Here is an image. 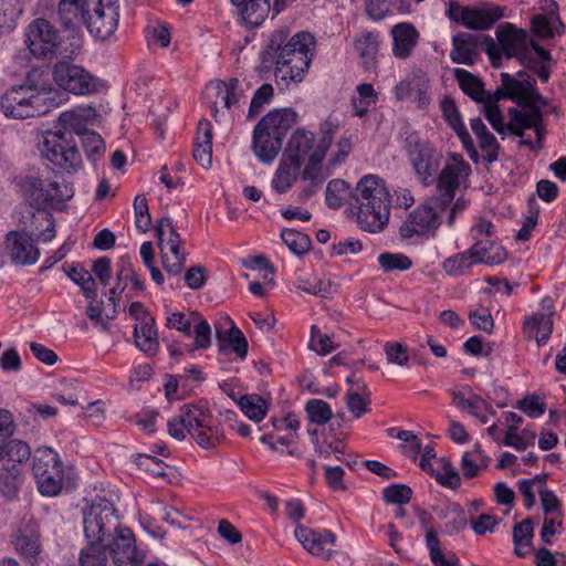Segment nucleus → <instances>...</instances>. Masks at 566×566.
I'll return each mask as SVG.
<instances>
[{"label": "nucleus", "instance_id": "55", "mask_svg": "<svg viewBox=\"0 0 566 566\" xmlns=\"http://www.w3.org/2000/svg\"><path fill=\"white\" fill-rule=\"evenodd\" d=\"M15 549L27 559H34L40 551L39 538L33 533L21 532L14 541Z\"/></svg>", "mask_w": 566, "mask_h": 566}, {"label": "nucleus", "instance_id": "64", "mask_svg": "<svg viewBox=\"0 0 566 566\" xmlns=\"http://www.w3.org/2000/svg\"><path fill=\"white\" fill-rule=\"evenodd\" d=\"M387 361L400 367H403L409 361L408 349L405 345L398 342H388L384 346Z\"/></svg>", "mask_w": 566, "mask_h": 566}, {"label": "nucleus", "instance_id": "58", "mask_svg": "<svg viewBox=\"0 0 566 566\" xmlns=\"http://www.w3.org/2000/svg\"><path fill=\"white\" fill-rule=\"evenodd\" d=\"M412 497V490L406 484H391L384 489L382 499L389 504H407Z\"/></svg>", "mask_w": 566, "mask_h": 566}, {"label": "nucleus", "instance_id": "57", "mask_svg": "<svg viewBox=\"0 0 566 566\" xmlns=\"http://www.w3.org/2000/svg\"><path fill=\"white\" fill-rule=\"evenodd\" d=\"M78 560L81 566H107V557L101 544L88 543L82 549Z\"/></svg>", "mask_w": 566, "mask_h": 566}, {"label": "nucleus", "instance_id": "9", "mask_svg": "<svg viewBox=\"0 0 566 566\" xmlns=\"http://www.w3.org/2000/svg\"><path fill=\"white\" fill-rule=\"evenodd\" d=\"M84 534L88 543L101 544L120 527L113 504L101 499L92 503L84 512Z\"/></svg>", "mask_w": 566, "mask_h": 566}, {"label": "nucleus", "instance_id": "1", "mask_svg": "<svg viewBox=\"0 0 566 566\" xmlns=\"http://www.w3.org/2000/svg\"><path fill=\"white\" fill-rule=\"evenodd\" d=\"M289 35L286 28L274 31L262 53V63L265 66L268 63L275 64V81L282 88L302 82L310 67L315 45V39L308 32H297L290 39Z\"/></svg>", "mask_w": 566, "mask_h": 566}, {"label": "nucleus", "instance_id": "7", "mask_svg": "<svg viewBox=\"0 0 566 566\" xmlns=\"http://www.w3.org/2000/svg\"><path fill=\"white\" fill-rule=\"evenodd\" d=\"M440 197H430L413 209L399 228L403 239L434 233L441 223V213L447 208Z\"/></svg>", "mask_w": 566, "mask_h": 566}, {"label": "nucleus", "instance_id": "54", "mask_svg": "<svg viewBox=\"0 0 566 566\" xmlns=\"http://www.w3.org/2000/svg\"><path fill=\"white\" fill-rule=\"evenodd\" d=\"M378 263L385 272L407 271L412 266L411 259L402 253H381Z\"/></svg>", "mask_w": 566, "mask_h": 566}, {"label": "nucleus", "instance_id": "39", "mask_svg": "<svg viewBox=\"0 0 566 566\" xmlns=\"http://www.w3.org/2000/svg\"><path fill=\"white\" fill-rule=\"evenodd\" d=\"M369 390L363 381H357V389H348L346 394V403L355 418H360L367 412L369 405Z\"/></svg>", "mask_w": 566, "mask_h": 566}, {"label": "nucleus", "instance_id": "15", "mask_svg": "<svg viewBox=\"0 0 566 566\" xmlns=\"http://www.w3.org/2000/svg\"><path fill=\"white\" fill-rule=\"evenodd\" d=\"M52 74L55 84L70 93L85 95L94 90L93 77L80 65L60 61L53 66Z\"/></svg>", "mask_w": 566, "mask_h": 566}, {"label": "nucleus", "instance_id": "41", "mask_svg": "<svg viewBox=\"0 0 566 566\" xmlns=\"http://www.w3.org/2000/svg\"><path fill=\"white\" fill-rule=\"evenodd\" d=\"M533 539V522L525 518L513 527L514 553L518 557H525L527 552L523 551L524 546L531 547Z\"/></svg>", "mask_w": 566, "mask_h": 566}, {"label": "nucleus", "instance_id": "38", "mask_svg": "<svg viewBox=\"0 0 566 566\" xmlns=\"http://www.w3.org/2000/svg\"><path fill=\"white\" fill-rule=\"evenodd\" d=\"M30 455V447L21 440H11L4 447L0 446V461H3V464H17L20 468Z\"/></svg>", "mask_w": 566, "mask_h": 566}, {"label": "nucleus", "instance_id": "32", "mask_svg": "<svg viewBox=\"0 0 566 566\" xmlns=\"http://www.w3.org/2000/svg\"><path fill=\"white\" fill-rule=\"evenodd\" d=\"M468 251L475 264H499L505 258L504 251L490 241H478Z\"/></svg>", "mask_w": 566, "mask_h": 566}, {"label": "nucleus", "instance_id": "2", "mask_svg": "<svg viewBox=\"0 0 566 566\" xmlns=\"http://www.w3.org/2000/svg\"><path fill=\"white\" fill-rule=\"evenodd\" d=\"M349 207L356 210L359 228L370 233L387 227L390 213V195L385 181L377 175H366L353 190Z\"/></svg>", "mask_w": 566, "mask_h": 566}, {"label": "nucleus", "instance_id": "60", "mask_svg": "<svg viewBox=\"0 0 566 566\" xmlns=\"http://www.w3.org/2000/svg\"><path fill=\"white\" fill-rule=\"evenodd\" d=\"M134 211L136 217V228L142 232H147L151 227V217L149 214L148 202L145 196L138 195L135 197Z\"/></svg>", "mask_w": 566, "mask_h": 566}, {"label": "nucleus", "instance_id": "56", "mask_svg": "<svg viewBox=\"0 0 566 566\" xmlns=\"http://www.w3.org/2000/svg\"><path fill=\"white\" fill-rule=\"evenodd\" d=\"M156 234L159 240L160 250L164 251V245L181 243L180 234L175 230L172 220L168 217L161 218L156 227Z\"/></svg>", "mask_w": 566, "mask_h": 566}, {"label": "nucleus", "instance_id": "14", "mask_svg": "<svg viewBox=\"0 0 566 566\" xmlns=\"http://www.w3.org/2000/svg\"><path fill=\"white\" fill-rule=\"evenodd\" d=\"M450 20L471 30H488L503 17V9L492 3L480 8L457 7L448 11Z\"/></svg>", "mask_w": 566, "mask_h": 566}, {"label": "nucleus", "instance_id": "36", "mask_svg": "<svg viewBox=\"0 0 566 566\" xmlns=\"http://www.w3.org/2000/svg\"><path fill=\"white\" fill-rule=\"evenodd\" d=\"M21 469L17 464H2L0 469V492L11 500L21 486Z\"/></svg>", "mask_w": 566, "mask_h": 566}, {"label": "nucleus", "instance_id": "46", "mask_svg": "<svg viewBox=\"0 0 566 566\" xmlns=\"http://www.w3.org/2000/svg\"><path fill=\"white\" fill-rule=\"evenodd\" d=\"M379 48V34L366 32L355 41V50L358 55L366 62H371Z\"/></svg>", "mask_w": 566, "mask_h": 566}, {"label": "nucleus", "instance_id": "16", "mask_svg": "<svg viewBox=\"0 0 566 566\" xmlns=\"http://www.w3.org/2000/svg\"><path fill=\"white\" fill-rule=\"evenodd\" d=\"M555 305L552 297L546 296L542 300L541 311L525 318L523 331L527 338L535 339L537 345H544L553 332V316Z\"/></svg>", "mask_w": 566, "mask_h": 566}, {"label": "nucleus", "instance_id": "27", "mask_svg": "<svg viewBox=\"0 0 566 566\" xmlns=\"http://www.w3.org/2000/svg\"><path fill=\"white\" fill-rule=\"evenodd\" d=\"M192 156L201 167L207 169L211 166L212 126L208 119H201L198 123Z\"/></svg>", "mask_w": 566, "mask_h": 566}, {"label": "nucleus", "instance_id": "25", "mask_svg": "<svg viewBox=\"0 0 566 566\" xmlns=\"http://www.w3.org/2000/svg\"><path fill=\"white\" fill-rule=\"evenodd\" d=\"M431 516L426 511L420 513V522L426 531V546L429 551L430 560L434 566H458L459 559L454 554H443L437 532L427 524Z\"/></svg>", "mask_w": 566, "mask_h": 566}, {"label": "nucleus", "instance_id": "52", "mask_svg": "<svg viewBox=\"0 0 566 566\" xmlns=\"http://www.w3.org/2000/svg\"><path fill=\"white\" fill-rule=\"evenodd\" d=\"M501 87H499L493 94H490L485 91V98L482 101V103L493 105L497 104L501 99L507 98L517 104L516 92L512 87V84H515L513 82V76H511L509 73H501Z\"/></svg>", "mask_w": 566, "mask_h": 566}, {"label": "nucleus", "instance_id": "45", "mask_svg": "<svg viewBox=\"0 0 566 566\" xmlns=\"http://www.w3.org/2000/svg\"><path fill=\"white\" fill-rule=\"evenodd\" d=\"M285 245L295 254L302 255L310 251L312 241L305 233L294 229H285L281 232Z\"/></svg>", "mask_w": 566, "mask_h": 566}, {"label": "nucleus", "instance_id": "17", "mask_svg": "<svg viewBox=\"0 0 566 566\" xmlns=\"http://www.w3.org/2000/svg\"><path fill=\"white\" fill-rule=\"evenodd\" d=\"M109 554L115 566H140L143 555L137 551L133 532L119 528L108 544Z\"/></svg>", "mask_w": 566, "mask_h": 566}, {"label": "nucleus", "instance_id": "6", "mask_svg": "<svg viewBox=\"0 0 566 566\" xmlns=\"http://www.w3.org/2000/svg\"><path fill=\"white\" fill-rule=\"evenodd\" d=\"M402 150L417 177L424 187L434 184L443 155L429 139L422 137L417 130L403 133Z\"/></svg>", "mask_w": 566, "mask_h": 566}, {"label": "nucleus", "instance_id": "10", "mask_svg": "<svg viewBox=\"0 0 566 566\" xmlns=\"http://www.w3.org/2000/svg\"><path fill=\"white\" fill-rule=\"evenodd\" d=\"M25 44L34 57L52 59L57 53L61 38L50 21L38 18L27 27Z\"/></svg>", "mask_w": 566, "mask_h": 566}, {"label": "nucleus", "instance_id": "44", "mask_svg": "<svg viewBox=\"0 0 566 566\" xmlns=\"http://www.w3.org/2000/svg\"><path fill=\"white\" fill-rule=\"evenodd\" d=\"M195 408L196 406L193 405H185L180 409V413L168 421V432L172 438L184 440L186 433L190 434L188 420L190 415H192V411H195Z\"/></svg>", "mask_w": 566, "mask_h": 566}, {"label": "nucleus", "instance_id": "12", "mask_svg": "<svg viewBox=\"0 0 566 566\" xmlns=\"http://www.w3.org/2000/svg\"><path fill=\"white\" fill-rule=\"evenodd\" d=\"M117 0H97L91 8L84 25L97 39L107 40L118 27L119 6Z\"/></svg>", "mask_w": 566, "mask_h": 566}, {"label": "nucleus", "instance_id": "18", "mask_svg": "<svg viewBox=\"0 0 566 566\" xmlns=\"http://www.w3.org/2000/svg\"><path fill=\"white\" fill-rule=\"evenodd\" d=\"M6 249L17 265H33L40 258V250L32 235L24 231H11L6 237Z\"/></svg>", "mask_w": 566, "mask_h": 566}, {"label": "nucleus", "instance_id": "29", "mask_svg": "<svg viewBox=\"0 0 566 566\" xmlns=\"http://www.w3.org/2000/svg\"><path fill=\"white\" fill-rule=\"evenodd\" d=\"M509 116L510 122L506 124V130L518 137L523 136L525 129L535 125V120L543 119L541 107H532L528 113L511 107L509 108Z\"/></svg>", "mask_w": 566, "mask_h": 566}, {"label": "nucleus", "instance_id": "48", "mask_svg": "<svg viewBox=\"0 0 566 566\" xmlns=\"http://www.w3.org/2000/svg\"><path fill=\"white\" fill-rule=\"evenodd\" d=\"M305 411L311 422L323 426L333 418L329 405L322 399H311L305 405Z\"/></svg>", "mask_w": 566, "mask_h": 566}, {"label": "nucleus", "instance_id": "23", "mask_svg": "<svg viewBox=\"0 0 566 566\" xmlns=\"http://www.w3.org/2000/svg\"><path fill=\"white\" fill-rule=\"evenodd\" d=\"M339 129V123L334 120L332 117H327L319 125V140L315 146V151L312 154L310 161L306 164V177L317 176V163L323 164L331 145L334 140L336 133Z\"/></svg>", "mask_w": 566, "mask_h": 566}, {"label": "nucleus", "instance_id": "61", "mask_svg": "<svg viewBox=\"0 0 566 566\" xmlns=\"http://www.w3.org/2000/svg\"><path fill=\"white\" fill-rule=\"evenodd\" d=\"M73 188L67 184H60L59 181H51L46 186L45 197H48L46 205H57L62 201L69 200L73 197Z\"/></svg>", "mask_w": 566, "mask_h": 566}, {"label": "nucleus", "instance_id": "22", "mask_svg": "<svg viewBox=\"0 0 566 566\" xmlns=\"http://www.w3.org/2000/svg\"><path fill=\"white\" fill-rule=\"evenodd\" d=\"M484 35L459 32L452 38L450 59L453 63L473 65L479 60V46L483 44Z\"/></svg>", "mask_w": 566, "mask_h": 566}, {"label": "nucleus", "instance_id": "63", "mask_svg": "<svg viewBox=\"0 0 566 566\" xmlns=\"http://www.w3.org/2000/svg\"><path fill=\"white\" fill-rule=\"evenodd\" d=\"M391 0H365V12L373 21H381L391 14Z\"/></svg>", "mask_w": 566, "mask_h": 566}, {"label": "nucleus", "instance_id": "34", "mask_svg": "<svg viewBox=\"0 0 566 566\" xmlns=\"http://www.w3.org/2000/svg\"><path fill=\"white\" fill-rule=\"evenodd\" d=\"M353 190L349 184L343 179H333L327 184L325 200L326 205L332 209H338L343 205L353 200Z\"/></svg>", "mask_w": 566, "mask_h": 566}, {"label": "nucleus", "instance_id": "24", "mask_svg": "<svg viewBox=\"0 0 566 566\" xmlns=\"http://www.w3.org/2000/svg\"><path fill=\"white\" fill-rule=\"evenodd\" d=\"M297 117L298 115L293 108H274L258 125L270 132L272 136L283 139L292 126L296 124Z\"/></svg>", "mask_w": 566, "mask_h": 566}, {"label": "nucleus", "instance_id": "4", "mask_svg": "<svg viewBox=\"0 0 566 566\" xmlns=\"http://www.w3.org/2000/svg\"><path fill=\"white\" fill-rule=\"evenodd\" d=\"M35 71L29 72L22 85L13 86L1 97V109L7 117L27 119L42 116L61 103L56 90L38 85L33 78Z\"/></svg>", "mask_w": 566, "mask_h": 566}, {"label": "nucleus", "instance_id": "37", "mask_svg": "<svg viewBox=\"0 0 566 566\" xmlns=\"http://www.w3.org/2000/svg\"><path fill=\"white\" fill-rule=\"evenodd\" d=\"M163 266L167 273L179 275L186 263V253L181 249V243L164 245L161 251Z\"/></svg>", "mask_w": 566, "mask_h": 566}, {"label": "nucleus", "instance_id": "50", "mask_svg": "<svg viewBox=\"0 0 566 566\" xmlns=\"http://www.w3.org/2000/svg\"><path fill=\"white\" fill-rule=\"evenodd\" d=\"M80 138L82 147L90 160L95 161L105 151V143L96 132L87 129Z\"/></svg>", "mask_w": 566, "mask_h": 566}, {"label": "nucleus", "instance_id": "8", "mask_svg": "<svg viewBox=\"0 0 566 566\" xmlns=\"http://www.w3.org/2000/svg\"><path fill=\"white\" fill-rule=\"evenodd\" d=\"M39 492L45 496L57 495L63 486V463L53 449L44 447L35 450L32 465Z\"/></svg>", "mask_w": 566, "mask_h": 566}, {"label": "nucleus", "instance_id": "62", "mask_svg": "<svg viewBox=\"0 0 566 566\" xmlns=\"http://www.w3.org/2000/svg\"><path fill=\"white\" fill-rule=\"evenodd\" d=\"M19 13L14 0H0V31H11L15 25Z\"/></svg>", "mask_w": 566, "mask_h": 566}, {"label": "nucleus", "instance_id": "49", "mask_svg": "<svg viewBox=\"0 0 566 566\" xmlns=\"http://www.w3.org/2000/svg\"><path fill=\"white\" fill-rule=\"evenodd\" d=\"M296 287L305 293L321 297H327L334 292L333 283L329 280L324 281L317 277H300L296 282Z\"/></svg>", "mask_w": 566, "mask_h": 566}, {"label": "nucleus", "instance_id": "13", "mask_svg": "<svg viewBox=\"0 0 566 566\" xmlns=\"http://www.w3.org/2000/svg\"><path fill=\"white\" fill-rule=\"evenodd\" d=\"M188 426L190 427V436L203 449L216 448L224 439L220 421L198 406L190 415Z\"/></svg>", "mask_w": 566, "mask_h": 566}, {"label": "nucleus", "instance_id": "30", "mask_svg": "<svg viewBox=\"0 0 566 566\" xmlns=\"http://www.w3.org/2000/svg\"><path fill=\"white\" fill-rule=\"evenodd\" d=\"M301 172V166L282 157L272 179V188L279 193H285L293 187Z\"/></svg>", "mask_w": 566, "mask_h": 566}, {"label": "nucleus", "instance_id": "11", "mask_svg": "<svg viewBox=\"0 0 566 566\" xmlns=\"http://www.w3.org/2000/svg\"><path fill=\"white\" fill-rule=\"evenodd\" d=\"M471 174L470 165L464 160L462 155L455 153L448 154V160L434 180L438 191L441 193V200L449 205L455 195V190L462 181L467 180Z\"/></svg>", "mask_w": 566, "mask_h": 566}, {"label": "nucleus", "instance_id": "21", "mask_svg": "<svg viewBox=\"0 0 566 566\" xmlns=\"http://www.w3.org/2000/svg\"><path fill=\"white\" fill-rule=\"evenodd\" d=\"M315 136L305 128L296 129L290 137L282 157L302 167L315 151Z\"/></svg>", "mask_w": 566, "mask_h": 566}, {"label": "nucleus", "instance_id": "31", "mask_svg": "<svg viewBox=\"0 0 566 566\" xmlns=\"http://www.w3.org/2000/svg\"><path fill=\"white\" fill-rule=\"evenodd\" d=\"M136 346L147 355H155L159 348L155 319L149 323L136 324L134 327Z\"/></svg>", "mask_w": 566, "mask_h": 566}, {"label": "nucleus", "instance_id": "42", "mask_svg": "<svg viewBox=\"0 0 566 566\" xmlns=\"http://www.w3.org/2000/svg\"><path fill=\"white\" fill-rule=\"evenodd\" d=\"M46 186L41 178L28 177L22 184V190L31 205L42 207L48 202V197H45Z\"/></svg>", "mask_w": 566, "mask_h": 566}, {"label": "nucleus", "instance_id": "33", "mask_svg": "<svg viewBox=\"0 0 566 566\" xmlns=\"http://www.w3.org/2000/svg\"><path fill=\"white\" fill-rule=\"evenodd\" d=\"M454 77L464 94L478 103L484 101L485 90L480 77L464 69H454Z\"/></svg>", "mask_w": 566, "mask_h": 566}, {"label": "nucleus", "instance_id": "40", "mask_svg": "<svg viewBox=\"0 0 566 566\" xmlns=\"http://www.w3.org/2000/svg\"><path fill=\"white\" fill-rule=\"evenodd\" d=\"M66 274L75 284L81 286L85 297L90 300L96 298V283L91 273L83 265L76 264L70 266L66 270Z\"/></svg>", "mask_w": 566, "mask_h": 566}, {"label": "nucleus", "instance_id": "51", "mask_svg": "<svg viewBox=\"0 0 566 566\" xmlns=\"http://www.w3.org/2000/svg\"><path fill=\"white\" fill-rule=\"evenodd\" d=\"M535 433L524 429L522 432H517L516 426H510L506 430L503 444L512 447L517 451H523L527 447L534 444Z\"/></svg>", "mask_w": 566, "mask_h": 566}, {"label": "nucleus", "instance_id": "53", "mask_svg": "<svg viewBox=\"0 0 566 566\" xmlns=\"http://www.w3.org/2000/svg\"><path fill=\"white\" fill-rule=\"evenodd\" d=\"M475 262L469 251L457 253L444 260L442 268L448 275L459 276L470 269Z\"/></svg>", "mask_w": 566, "mask_h": 566}, {"label": "nucleus", "instance_id": "3", "mask_svg": "<svg viewBox=\"0 0 566 566\" xmlns=\"http://www.w3.org/2000/svg\"><path fill=\"white\" fill-rule=\"evenodd\" d=\"M93 109L78 108L61 113L59 123L64 133H46L40 144L43 157L54 166L71 174L82 166V158L75 145H69L65 134L74 133L78 137L87 130L85 122L91 117Z\"/></svg>", "mask_w": 566, "mask_h": 566}, {"label": "nucleus", "instance_id": "59", "mask_svg": "<svg viewBox=\"0 0 566 566\" xmlns=\"http://www.w3.org/2000/svg\"><path fill=\"white\" fill-rule=\"evenodd\" d=\"M274 90L271 84L261 85L254 93L249 108V117H254L260 114L262 108L270 104L273 98Z\"/></svg>", "mask_w": 566, "mask_h": 566}, {"label": "nucleus", "instance_id": "19", "mask_svg": "<svg viewBox=\"0 0 566 566\" xmlns=\"http://www.w3.org/2000/svg\"><path fill=\"white\" fill-rule=\"evenodd\" d=\"M295 537L302 546L312 555L323 559H329L333 555V547L336 536L328 530L322 532L298 525L295 527Z\"/></svg>", "mask_w": 566, "mask_h": 566}, {"label": "nucleus", "instance_id": "5", "mask_svg": "<svg viewBox=\"0 0 566 566\" xmlns=\"http://www.w3.org/2000/svg\"><path fill=\"white\" fill-rule=\"evenodd\" d=\"M496 41L490 35H484L483 45L493 67L502 66V55L506 59H517L525 67H533L535 59L527 45V32L517 29L510 22L500 24L496 29Z\"/></svg>", "mask_w": 566, "mask_h": 566}, {"label": "nucleus", "instance_id": "26", "mask_svg": "<svg viewBox=\"0 0 566 566\" xmlns=\"http://www.w3.org/2000/svg\"><path fill=\"white\" fill-rule=\"evenodd\" d=\"M391 35L394 55L402 60L409 57L419 40V32L415 25L408 22L398 23L392 27Z\"/></svg>", "mask_w": 566, "mask_h": 566}, {"label": "nucleus", "instance_id": "43", "mask_svg": "<svg viewBox=\"0 0 566 566\" xmlns=\"http://www.w3.org/2000/svg\"><path fill=\"white\" fill-rule=\"evenodd\" d=\"M243 413L253 421H261L266 415L268 406L259 395H244L239 400Z\"/></svg>", "mask_w": 566, "mask_h": 566}, {"label": "nucleus", "instance_id": "47", "mask_svg": "<svg viewBox=\"0 0 566 566\" xmlns=\"http://www.w3.org/2000/svg\"><path fill=\"white\" fill-rule=\"evenodd\" d=\"M218 87L220 90L223 106L228 109L238 105L241 98L245 97L241 83L237 77L230 78L227 83L221 82Z\"/></svg>", "mask_w": 566, "mask_h": 566}, {"label": "nucleus", "instance_id": "28", "mask_svg": "<svg viewBox=\"0 0 566 566\" xmlns=\"http://www.w3.org/2000/svg\"><path fill=\"white\" fill-rule=\"evenodd\" d=\"M282 142L283 139L272 136L270 132L256 124L253 132V149L260 160L271 163L281 150Z\"/></svg>", "mask_w": 566, "mask_h": 566}, {"label": "nucleus", "instance_id": "35", "mask_svg": "<svg viewBox=\"0 0 566 566\" xmlns=\"http://www.w3.org/2000/svg\"><path fill=\"white\" fill-rule=\"evenodd\" d=\"M238 8L242 19L250 27L261 25L271 11L269 0H248Z\"/></svg>", "mask_w": 566, "mask_h": 566}, {"label": "nucleus", "instance_id": "20", "mask_svg": "<svg viewBox=\"0 0 566 566\" xmlns=\"http://www.w3.org/2000/svg\"><path fill=\"white\" fill-rule=\"evenodd\" d=\"M97 0H60L56 9L57 21L64 30H76L84 24L91 8Z\"/></svg>", "mask_w": 566, "mask_h": 566}]
</instances>
